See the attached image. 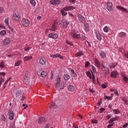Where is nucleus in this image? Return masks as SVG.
<instances>
[{"mask_svg": "<svg viewBox=\"0 0 128 128\" xmlns=\"http://www.w3.org/2000/svg\"><path fill=\"white\" fill-rule=\"evenodd\" d=\"M30 48H32L30 47H26L24 48V50H26V52H27V50H30Z\"/></svg>", "mask_w": 128, "mask_h": 128, "instance_id": "bf43d9fd", "label": "nucleus"}, {"mask_svg": "<svg viewBox=\"0 0 128 128\" xmlns=\"http://www.w3.org/2000/svg\"><path fill=\"white\" fill-rule=\"evenodd\" d=\"M71 72H72V76H74V78H76L77 75H76V72H74V70L72 69Z\"/></svg>", "mask_w": 128, "mask_h": 128, "instance_id": "c03bdc74", "label": "nucleus"}, {"mask_svg": "<svg viewBox=\"0 0 128 128\" xmlns=\"http://www.w3.org/2000/svg\"><path fill=\"white\" fill-rule=\"evenodd\" d=\"M118 66L117 62H113L108 65V68H114Z\"/></svg>", "mask_w": 128, "mask_h": 128, "instance_id": "5701e85b", "label": "nucleus"}, {"mask_svg": "<svg viewBox=\"0 0 128 128\" xmlns=\"http://www.w3.org/2000/svg\"><path fill=\"white\" fill-rule=\"evenodd\" d=\"M92 122L93 124H97L98 123V120L93 119L92 121Z\"/></svg>", "mask_w": 128, "mask_h": 128, "instance_id": "8fccbe9b", "label": "nucleus"}, {"mask_svg": "<svg viewBox=\"0 0 128 128\" xmlns=\"http://www.w3.org/2000/svg\"><path fill=\"white\" fill-rule=\"evenodd\" d=\"M86 76L90 80H92V82L93 84H96V78L94 77V74L90 73V72L88 71L86 72Z\"/></svg>", "mask_w": 128, "mask_h": 128, "instance_id": "39448f33", "label": "nucleus"}, {"mask_svg": "<svg viewBox=\"0 0 128 128\" xmlns=\"http://www.w3.org/2000/svg\"><path fill=\"white\" fill-rule=\"evenodd\" d=\"M60 0H51L50 1V4H52L53 6H56L58 4H60Z\"/></svg>", "mask_w": 128, "mask_h": 128, "instance_id": "2eb2a0df", "label": "nucleus"}, {"mask_svg": "<svg viewBox=\"0 0 128 128\" xmlns=\"http://www.w3.org/2000/svg\"><path fill=\"white\" fill-rule=\"evenodd\" d=\"M40 76L42 78H46V72L44 71H42L40 73Z\"/></svg>", "mask_w": 128, "mask_h": 128, "instance_id": "4c0bfd02", "label": "nucleus"}, {"mask_svg": "<svg viewBox=\"0 0 128 128\" xmlns=\"http://www.w3.org/2000/svg\"><path fill=\"white\" fill-rule=\"evenodd\" d=\"M90 62H86L85 64V68H88V66H90Z\"/></svg>", "mask_w": 128, "mask_h": 128, "instance_id": "5fc2aeb1", "label": "nucleus"}, {"mask_svg": "<svg viewBox=\"0 0 128 128\" xmlns=\"http://www.w3.org/2000/svg\"><path fill=\"white\" fill-rule=\"evenodd\" d=\"M0 76H6V73L4 72H0Z\"/></svg>", "mask_w": 128, "mask_h": 128, "instance_id": "69168bd1", "label": "nucleus"}, {"mask_svg": "<svg viewBox=\"0 0 128 128\" xmlns=\"http://www.w3.org/2000/svg\"><path fill=\"white\" fill-rule=\"evenodd\" d=\"M118 36H120V38H126V33L125 32H120V33L118 34Z\"/></svg>", "mask_w": 128, "mask_h": 128, "instance_id": "4be33fe9", "label": "nucleus"}, {"mask_svg": "<svg viewBox=\"0 0 128 128\" xmlns=\"http://www.w3.org/2000/svg\"><path fill=\"white\" fill-rule=\"evenodd\" d=\"M118 117L116 116L114 118L110 119L108 120V122L110 124H108V125L107 128H112V126H114V123H113L114 122H116V120H118Z\"/></svg>", "mask_w": 128, "mask_h": 128, "instance_id": "20e7f679", "label": "nucleus"}, {"mask_svg": "<svg viewBox=\"0 0 128 128\" xmlns=\"http://www.w3.org/2000/svg\"><path fill=\"white\" fill-rule=\"evenodd\" d=\"M70 78V75L68 74H65L64 75V80H68Z\"/></svg>", "mask_w": 128, "mask_h": 128, "instance_id": "2f4dec72", "label": "nucleus"}, {"mask_svg": "<svg viewBox=\"0 0 128 128\" xmlns=\"http://www.w3.org/2000/svg\"><path fill=\"white\" fill-rule=\"evenodd\" d=\"M8 114H9V120H14V112H12V111L9 110Z\"/></svg>", "mask_w": 128, "mask_h": 128, "instance_id": "a211bd4d", "label": "nucleus"}, {"mask_svg": "<svg viewBox=\"0 0 128 128\" xmlns=\"http://www.w3.org/2000/svg\"><path fill=\"white\" fill-rule=\"evenodd\" d=\"M6 66V64H4V62H2L0 63V68H4Z\"/></svg>", "mask_w": 128, "mask_h": 128, "instance_id": "37998d69", "label": "nucleus"}, {"mask_svg": "<svg viewBox=\"0 0 128 128\" xmlns=\"http://www.w3.org/2000/svg\"><path fill=\"white\" fill-rule=\"evenodd\" d=\"M108 84L106 83L103 84L102 85V88H106Z\"/></svg>", "mask_w": 128, "mask_h": 128, "instance_id": "603ef678", "label": "nucleus"}, {"mask_svg": "<svg viewBox=\"0 0 128 128\" xmlns=\"http://www.w3.org/2000/svg\"><path fill=\"white\" fill-rule=\"evenodd\" d=\"M66 42L68 44H69V46H72V43L70 40H66Z\"/></svg>", "mask_w": 128, "mask_h": 128, "instance_id": "3c124183", "label": "nucleus"}, {"mask_svg": "<svg viewBox=\"0 0 128 128\" xmlns=\"http://www.w3.org/2000/svg\"><path fill=\"white\" fill-rule=\"evenodd\" d=\"M52 108H56V105L54 102H52L50 106V109L52 110Z\"/></svg>", "mask_w": 128, "mask_h": 128, "instance_id": "f704fd0d", "label": "nucleus"}, {"mask_svg": "<svg viewBox=\"0 0 128 128\" xmlns=\"http://www.w3.org/2000/svg\"><path fill=\"white\" fill-rule=\"evenodd\" d=\"M57 28L58 23H56V22H54L51 28H50V30H51V32H54V30H56Z\"/></svg>", "mask_w": 128, "mask_h": 128, "instance_id": "dca6fc26", "label": "nucleus"}, {"mask_svg": "<svg viewBox=\"0 0 128 128\" xmlns=\"http://www.w3.org/2000/svg\"><path fill=\"white\" fill-rule=\"evenodd\" d=\"M103 30L104 32H108V26H105L103 28Z\"/></svg>", "mask_w": 128, "mask_h": 128, "instance_id": "ea45409f", "label": "nucleus"}, {"mask_svg": "<svg viewBox=\"0 0 128 128\" xmlns=\"http://www.w3.org/2000/svg\"><path fill=\"white\" fill-rule=\"evenodd\" d=\"M100 56L101 58H106V54L104 52H102L100 53Z\"/></svg>", "mask_w": 128, "mask_h": 128, "instance_id": "a878e982", "label": "nucleus"}, {"mask_svg": "<svg viewBox=\"0 0 128 128\" xmlns=\"http://www.w3.org/2000/svg\"><path fill=\"white\" fill-rule=\"evenodd\" d=\"M22 64V60H18V62H16L14 66H20Z\"/></svg>", "mask_w": 128, "mask_h": 128, "instance_id": "a19ab883", "label": "nucleus"}, {"mask_svg": "<svg viewBox=\"0 0 128 128\" xmlns=\"http://www.w3.org/2000/svg\"><path fill=\"white\" fill-rule=\"evenodd\" d=\"M111 76L112 78H118V72L113 71L111 72Z\"/></svg>", "mask_w": 128, "mask_h": 128, "instance_id": "aec40b11", "label": "nucleus"}, {"mask_svg": "<svg viewBox=\"0 0 128 128\" xmlns=\"http://www.w3.org/2000/svg\"><path fill=\"white\" fill-rule=\"evenodd\" d=\"M32 59V56H26L24 58V62H28V60H30Z\"/></svg>", "mask_w": 128, "mask_h": 128, "instance_id": "c85d7f7f", "label": "nucleus"}, {"mask_svg": "<svg viewBox=\"0 0 128 128\" xmlns=\"http://www.w3.org/2000/svg\"><path fill=\"white\" fill-rule=\"evenodd\" d=\"M21 24L23 26H30V22L29 20L26 19V18H22L21 20Z\"/></svg>", "mask_w": 128, "mask_h": 128, "instance_id": "423d86ee", "label": "nucleus"}, {"mask_svg": "<svg viewBox=\"0 0 128 128\" xmlns=\"http://www.w3.org/2000/svg\"><path fill=\"white\" fill-rule=\"evenodd\" d=\"M30 4H32V6H36V3L34 0H30Z\"/></svg>", "mask_w": 128, "mask_h": 128, "instance_id": "e433bc0d", "label": "nucleus"}, {"mask_svg": "<svg viewBox=\"0 0 128 128\" xmlns=\"http://www.w3.org/2000/svg\"><path fill=\"white\" fill-rule=\"evenodd\" d=\"M70 36H71L72 38H76L77 40L80 38V34L76 30H72L70 33Z\"/></svg>", "mask_w": 128, "mask_h": 128, "instance_id": "f257e3e1", "label": "nucleus"}, {"mask_svg": "<svg viewBox=\"0 0 128 128\" xmlns=\"http://www.w3.org/2000/svg\"><path fill=\"white\" fill-rule=\"evenodd\" d=\"M122 76L123 78V79L125 82H128V78L124 74H122Z\"/></svg>", "mask_w": 128, "mask_h": 128, "instance_id": "7c9ffc66", "label": "nucleus"}, {"mask_svg": "<svg viewBox=\"0 0 128 128\" xmlns=\"http://www.w3.org/2000/svg\"><path fill=\"white\" fill-rule=\"evenodd\" d=\"M61 22L64 28H67L68 26V24H70V22H68L66 19L64 18L62 19Z\"/></svg>", "mask_w": 128, "mask_h": 128, "instance_id": "9b49d317", "label": "nucleus"}, {"mask_svg": "<svg viewBox=\"0 0 128 128\" xmlns=\"http://www.w3.org/2000/svg\"><path fill=\"white\" fill-rule=\"evenodd\" d=\"M104 100H112V96H108L104 95Z\"/></svg>", "mask_w": 128, "mask_h": 128, "instance_id": "c9c22d12", "label": "nucleus"}, {"mask_svg": "<svg viewBox=\"0 0 128 128\" xmlns=\"http://www.w3.org/2000/svg\"><path fill=\"white\" fill-rule=\"evenodd\" d=\"M123 102H124L125 104H128V99L126 98L123 97L122 98Z\"/></svg>", "mask_w": 128, "mask_h": 128, "instance_id": "58836bf2", "label": "nucleus"}, {"mask_svg": "<svg viewBox=\"0 0 128 128\" xmlns=\"http://www.w3.org/2000/svg\"><path fill=\"white\" fill-rule=\"evenodd\" d=\"M118 10H122L124 12H128V11L126 9V8L122 6H117Z\"/></svg>", "mask_w": 128, "mask_h": 128, "instance_id": "393cba45", "label": "nucleus"}, {"mask_svg": "<svg viewBox=\"0 0 128 128\" xmlns=\"http://www.w3.org/2000/svg\"><path fill=\"white\" fill-rule=\"evenodd\" d=\"M94 62H95V65L97 68H100V62L98 61V60L97 58H96L94 60Z\"/></svg>", "mask_w": 128, "mask_h": 128, "instance_id": "cd10ccee", "label": "nucleus"}, {"mask_svg": "<svg viewBox=\"0 0 128 128\" xmlns=\"http://www.w3.org/2000/svg\"><path fill=\"white\" fill-rule=\"evenodd\" d=\"M78 18L80 22H86V18H84V17L82 14H78Z\"/></svg>", "mask_w": 128, "mask_h": 128, "instance_id": "ddd939ff", "label": "nucleus"}, {"mask_svg": "<svg viewBox=\"0 0 128 128\" xmlns=\"http://www.w3.org/2000/svg\"><path fill=\"white\" fill-rule=\"evenodd\" d=\"M20 13H18V12H15L13 15V19L14 20H19L20 18Z\"/></svg>", "mask_w": 128, "mask_h": 128, "instance_id": "9d476101", "label": "nucleus"}, {"mask_svg": "<svg viewBox=\"0 0 128 128\" xmlns=\"http://www.w3.org/2000/svg\"><path fill=\"white\" fill-rule=\"evenodd\" d=\"M2 42L4 46H8V44H10V39L6 38Z\"/></svg>", "mask_w": 128, "mask_h": 128, "instance_id": "f3484780", "label": "nucleus"}, {"mask_svg": "<svg viewBox=\"0 0 128 128\" xmlns=\"http://www.w3.org/2000/svg\"><path fill=\"white\" fill-rule=\"evenodd\" d=\"M74 6H66L63 8L62 10H61L60 12L64 16H66L68 14V13L66 12L68 10H74ZM65 11V12H64Z\"/></svg>", "mask_w": 128, "mask_h": 128, "instance_id": "7ed1b4c3", "label": "nucleus"}, {"mask_svg": "<svg viewBox=\"0 0 128 128\" xmlns=\"http://www.w3.org/2000/svg\"><path fill=\"white\" fill-rule=\"evenodd\" d=\"M46 60L44 58H42L40 60V63L42 66L46 64Z\"/></svg>", "mask_w": 128, "mask_h": 128, "instance_id": "6ab92c4d", "label": "nucleus"}, {"mask_svg": "<svg viewBox=\"0 0 128 128\" xmlns=\"http://www.w3.org/2000/svg\"><path fill=\"white\" fill-rule=\"evenodd\" d=\"M95 36L98 40H99V42H100L102 40V34H100V31L98 30H96L94 32Z\"/></svg>", "mask_w": 128, "mask_h": 128, "instance_id": "1a4fd4ad", "label": "nucleus"}, {"mask_svg": "<svg viewBox=\"0 0 128 128\" xmlns=\"http://www.w3.org/2000/svg\"><path fill=\"white\" fill-rule=\"evenodd\" d=\"M21 96H22V90H17L16 92V98H20Z\"/></svg>", "mask_w": 128, "mask_h": 128, "instance_id": "c756f323", "label": "nucleus"}, {"mask_svg": "<svg viewBox=\"0 0 128 128\" xmlns=\"http://www.w3.org/2000/svg\"><path fill=\"white\" fill-rule=\"evenodd\" d=\"M48 38H54V40H56L58 38V35L56 33L52 32L48 35Z\"/></svg>", "mask_w": 128, "mask_h": 128, "instance_id": "6e6552de", "label": "nucleus"}, {"mask_svg": "<svg viewBox=\"0 0 128 128\" xmlns=\"http://www.w3.org/2000/svg\"><path fill=\"white\" fill-rule=\"evenodd\" d=\"M124 56L126 58H128V52H127L126 54H124Z\"/></svg>", "mask_w": 128, "mask_h": 128, "instance_id": "338daca9", "label": "nucleus"}, {"mask_svg": "<svg viewBox=\"0 0 128 128\" xmlns=\"http://www.w3.org/2000/svg\"><path fill=\"white\" fill-rule=\"evenodd\" d=\"M38 122L39 124H42L46 122V118L42 116L40 117L38 120Z\"/></svg>", "mask_w": 128, "mask_h": 128, "instance_id": "f8f14e48", "label": "nucleus"}, {"mask_svg": "<svg viewBox=\"0 0 128 128\" xmlns=\"http://www.w3.org/2000/svg\"><path fill=\"white\" fill-rule=\"evenodd\" d=\"M8 28L9 30H12V32L13 34H16V32H14V28L10 27V26H8Z\"/></svg>", "mask_w": 128, "mask_h": 128, "instance_id": "a18cd8bd", "label": "nucleus"}, {"mask_svg": "<svg viewBox=\"0 0 128 128\" xmlns=\"http://www.w3.org/2000/svg\"><path fill=\"white\" fill-rule=\"evenodd\" d=\"M84 30H85V31L86 32H88L89 30H90V25L88 24V23H86L84 24Z\"/></svg>", "mask_w": 128, "mask_h": 128, "instance_id": "b1692460", "label": "nucleus"}, {"mask_svg": "<svg viewBox=\"0 0 128 128\" xmlns=\"http://www.w3.org/2000/svg\"><path fill=\"white\" fill-rule=\"evenodd\" d=\"M10 78H8V80H6V81L4 83V86H6V84H8V82H10Z\"/></svg>", "mask_w": 128, "mask_h": 128, "instance_id": "864d4df0", "label": "nucleus"}, {"mask_svg": "<svg viewBox=\"0 0 128 128\" xmlns=\"http://www.w3.org/2000/svg\"><path fill=\"white\" fill-rule=\"evenodd\" d=\"M56 87V88H59L60 90H64V82L60 83V77L57 79Z\"/></svg>", "mask_w": 128, "mask_h": 128, "instance_id": "f03ea898", "label": "nucleus"}, {"mask_svg": "<svg viewBox=\"0 0 128 128\" xmlns=\"http://www.w3.org/2000/svg\"><path fill=\"white\" fill-rule=\"evenodd\" d=\"M68 90H70V92H74V86H72V85H70L69 86L68 88Z\"/></svg>", "mask_w": 128, "mask_h": 128, "instance_id": "473e14b6", "label": "nucleus"}, {"mask_svg": "<svg viewBox=\"0 0 128 128\" xmlns=\"http://www.w3.org/2000/svg\"><path fill=\"white\" fill-rule=\"evenodd\" d=\"M4 82V78H2V77H0V86H2V82Z\"/></svg>", "mask_w": 128, "mask_h": 128, "instance_id": "de8ad7c7", "label": "nucleus"}, {"mask_svg": "<svg viewBox=\"0 0 128 128\" xmlns=\"http://www.w3.org/2000/svg\"><path fill=\"white\" fill-rule=\"evenodd\" d=\"M4 12V8L0 7V14Z\"/></svg>", "mask_w": 128, "mask_h": 128, "instance_id": "052dcab7", "label": "nucleus"}, {"mask_svg": "<svg viewBox=\"0 0 128 128\" xmlns=\"http://www.w3.org/2000/svg\"><path fill=\"white\" fill-rule=\"evenodd\" d=\"M70 4H76V0H69Z\"/></svg>", "mask_w": 128, "mask_h": 128, "instance_id": "6e6d98bb", "label": "nucleus"}, {"mask_svg": "<svg viewBox=\"0 0 128 128\" xmlns=\"http://www.w3.org/2000/svg\"><path fill=\"white\" fill-rule=\"evenodd\" d=\"M6 34V30H2L0 32V36H4Z\"/></svg>", "mask_w": 128, "mask_h": 128, "instance_id": "72a5a7b5", "label": "nucleus"}, {"mask_svg": "<svg viewBox=\"0 0 128 128\" xmlns=\"http://www.w3.org/2000/svg\"><path fill=\"white\" fill-rule=\"evenodd\" d=\"M50 56H51V58H60V60H62V58H64V57H62V56H60V54H54V55H51Z\"/></svg>", "mask_w": 128, "mask_h": 128, "instance_id": "412c9836", "label": "nucleus"}, {"mask_svg": "<svg viewBox=\"0 0 128 128\" xmlns=\"http://www.w3.org/2000/svg\"><path fill=\"white\" fill-rule=\"evenodd\" d=\"M107 10L110 12H114V8H112V3L109 2H107Z\"/></svg>", "mask_w": 128, "mask_h": 128, "instance_id": "0eeeda50", "label": "nucleus"}, {"mask_svg": "<svg viewBox=\"0 0 128 128\" xmlns=\"http://www.w3.org/2000/svg\"><path fill=\"white\" fill-rule=\"evenodd\" d=\"M102 70L104 72L105 76H107V74H110V70L108 69V68L104 67V66H102Z\"/></svg>", "mask_w": 128, "mask_h": 128, "instance_id": "4468645a", "label": "nucleus"}, {"mask_svg": "<svg viewBox=\"0 0 128 128\" xmlns=\"http://www.w3.org/2000/svg\"><path fill=\"white\" fill-rule=\"evenodd\" d=\"M113 112H114V114H120V111L117 110H114Z\"/></svg>", "mask_w": 128, "mask_h": 128, "instance_id": "09e8293b", "label": "nucleus"}, {"mask_svg": "<svg viewBox=\"0 0 128 128\" xmlns=\"http://www.w3.org/2000/svg\"><path fill=\"white\" fill-rule=\"evenodd\" d=\"M2 120L3 122H6V117L4 116V115H2Z\"/></svg>", "mask_w": 128, "mask_h": 128, "instance_id": "4d7b16f0", "label": "nucleus"}, {"mask_svg": "<svg viewBox=\"0 0 128 128\" xmlns=\"http://www.w3.org/2000/svg\"><path fill=\"white\" fill-rule=\"evenodd\" d=\"M128 123H126L124 125H123L122 128H128Z\"/></svg>", "mask_w": 128, "mask_h": 128, "instance_id": "680f3d73", "label": "nucleus"}, {"mask_svg": "<svg viewBox=\"0 0 128 128\" xmlns=\"http://www.w3.org/2000/svg\"><path fill=\"white\" fill-rule=\"evenodd\" d=\"M16 126H14V124H11L10 126V128H15Z\"/></svg>", "mask_w": 128, "mask_h": 128, "instance_id": "774afa93", "label": "nucleus"}, {"mask_svg": "<svg viewBox=\"0 0 128 128\" xmlns=\"http://www.w3.org/2000/svg\"><path fill=\"white\" fill-rule=\"evenodd\" d=\"M92 72H96V68L92 65Z\"/></svg>", "mask_w": 128, "mask_h": 128, "instance_id": "13d9d810", "label": "nucleus"}, {"mask_svg": "<svg viewBox=\"0 0 128 128\" xmlns=\"http://www.w3.org/2000/svg\"><path fill=\"white\" fill-rule=\"evenodd\" d=\"M82 56H84V52L82 51H80L76 54V58H80Z\"/></svg>", "mask_w": 128, "mask_h": 128, "instance_id": "bb28decb", "label": "nucleus"}, {"mask_svg": "<svg viewBox=\"0 0 128 128\" xmlns=\"http://www.w3.org/2000/svg\"><path fill=\"white\" fill-rule=\"evenodd\" d=\"M22 106L24 108V109L26 110V108H28V104H23Z\"/></svg>", "mask_w": 128, "mask_h": 128, "instance_id": "0e129e2a", "label": "nucleus"}, {"mask_svg": "<svg viewBox=\"0 0 128 128\" xmlns=\"http://www.w3.org/2000/svg\"><path fill=\"white\" fill-rule=\"evenodd\" d=\"M107 120H110V118H112V115H108L106 116Z\"/></svg>", "mask_w": 128, "mask_h": 128, "instance_id": "e2e57ef3", "label": "nucleus"}, {"mask_svg": "<svg viewBox=\"0 0 128 128\" xmlns=\"http://www.w3.org/2000/svg\"><path fill=\"white\" fill-rule=\"evenodd\" d=\"M4 22L5 24H6L7 26H10V24L8 23V18H6V19H5Z\"/></svg>", "mask_w": 128, "mask_h": 128, "instance_id": "49530a36", "label": "nucleus"}, {"mask_svg": "<svg viewBox=\"0 0 128 128\" xmlns=\"http://www.w3.org/2000/svg\"><path fill=\"white\" fill-rule=\"evenodd\" d=\"M24 82H28V76H24Z\"/></svg>", "mask_w": 128, "mask_h": 128, "instance_id": "79ce46f5", "label": "nucleus"}]
</instances>
